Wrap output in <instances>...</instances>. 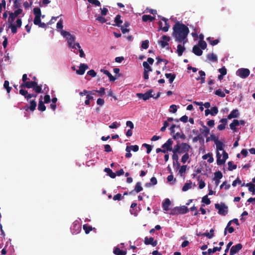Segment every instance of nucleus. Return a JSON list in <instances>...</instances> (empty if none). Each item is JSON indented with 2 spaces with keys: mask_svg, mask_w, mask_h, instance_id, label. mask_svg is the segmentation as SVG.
<instances>
[{
  "mask_svg": "<svg viewBox=\"0 0 255 255\" xmlns=\"http://www.w3.org/2000/svg\"><path fill=\"white\" fill-rule=\"evenodd\" d=\"M29 94L28 93L27 90L24 89H20L19 90V94L24 96L25 99H26L27 101L29 102L30 106L29 107H25L24 109L25 111H27L28 110H30L32 112L34 111L36 107L37 104L35 100H30L31 98H36L37 97V94Z\"/></svg>",
  "mask_w": 255,
  "mask_h": 255,
  "instance_id": "7ed1b4c3",
  "label": "nucleus"
},
{
  "mask_svg": "<svg viewBox=\"0 0 255 255\" xmlns=\"http://www.w3.org/2000/svg\"><path fill=\"white\" fill-rule=\"evenodd\" d=\"M211 115L212 116L216 115L218 113V109L216 106L213 107L211 109Z\"/></svg>",
  "mask_w": 255,
  "mask_h": 255,
  "instance_id": "864d4df0",
  "label": "nucleus"
},
{
  "mask_svg": "<svg viewBox=\"0 0 255 255\" xmlns=\"http://www.w3.org/2000/svg\"><path fill=\"white\" fill-rule=\"evenodd\" d=\"M239 112L238 110L234 109L228 116L227 120L237 118L239 116Z\"/></svg>",
  "mask_w": 255,
  "mask_h": 255,
  "instance_id": "6ab92c4d",
  "label": "nucleus"
},
{
  "mask_svg": "<svg viewBox=\"0 0 255 255\" xmlns=\"http://www.w3.org/2000/svg\"><path fill=\"white\" fill-rule=\"evenodd\" d=\"M192 184V183L191 181H189V182L186 183L182 187V191L185 192V191H187L189 189L191 188Z\"/></svg>",
  "mask_w": 255,
  "mask_h": 255,
  "instance_id": "4c0bfd02",
  "label": "nucleus"
},
{
  "mask_svg": "<svg viewBox=\"0 0 255 255\" xmlns=\"http://www.w3.org/2000/svg\"><path fill=\"white\" fill-rule=\"evenodd\" d=\"M144 243L146 245H151L153 247H155L157 245V241H154V238L152 237L148 238L145 237Z\"/></svg>",
  "mask_w": 255,
  "mask_h": 255,
  "instance_id": "4468645a",
  "label": "nucleus"
},
{
  "mask_svg": "<svg viewBox=\"0 0 255 255\" xmlns=\"http://www.w3.org/2000/svg\"><path fill=\"white\" fill-rule=\"evenodd\" d=\"M142 146L146 148V153L147 154H149L151 152L152 150V146L150 145L147 143H143Z\"/></svg>",
  "mask_w": 255,
  "mask_h": 255,
  "instance_id": "052dcab7",
  "label": "nucleus"
},
{
  "mask_svg": "<svg viewBox=\"0 0 255 255\" xmlns=\"http://www.w3.org/2000/svg\"><path fill=\"white\" fill-rule=\"evenodd\" d=\"M42 96H41L40 99H39L38 105V110L39 111L43 112V111H45L46 107L44 105V103L42 101Z\"/></svg>",
  "mask_w": 255,
  "mask_h": 255,
  "instance_id": "393cba45",
  "label": "nucleus"
},
{
  "mask_svg": "<svg viewBox=\"0 0 255 255\" xmlns=\"http://www.w3.org/2000/svg\"><path fill=\"white\" fill-rule=\"evenodd\" d=\"M173 153L172 155V159L174 161H176L178 168L180 167V163L178 162V156L177 153H179V148L178 146H174L173 151H172Z\"/></svg>",
  "mask_w": 255,
  "mask_h": 255,
  "instance_id": "f8f14e48",
  "label": "nucleus"
},
{
  "mask_svg": "<svg viewBox=\"0 0 255 255\" xmlns=\"http://www.w3.org/2000/svg\"><path fill=\"white\" fill-rule=\"evenodd\" d=\"M158 17L165 23V26L162 27V23L160 21L158 22V24L160 26V29H162L164 32H167L169 28V25L167 22L168 19L164 17L158 15Z\"/></svg>",
  "mask_w": 255,
  "mask_h": 255,
  "instance_id": "1a4fd4ad",
  "label": "nucleus"
},
{
  "mask_svg": "<svg viewBox=\"0 0 255 255\" xmlns=\"http://www.w3.org/2000/svg\"><path fill=\"white\" fill-rule=\"evenodd\" d=\"M243 248V246L241 244L239 243L235 246L232 247L230 250V254L231 255H234L239 252Z\"/></svg>",
  "mask_w": 255,
  "mask_h": 255,
  "instance_id": "ddd939ff",
  "label": "nucleus"
},
{
  "mask_svg": "<svg viewBox=\"0 0 255 255\" xmlns=\"http://www.w3.org/2000/svg\"><path fill=\"white\" fill-rule=\"evenodd\" d=\"M157 181L156 178L155 177H152L150 179V183H147L145 184V186L146 187H149L151 185H155L157 184Z\"/></svg>",
  "mask_w": 255,
  "mask_h": 255,
  "instance_id": "a19ab883",
  "label": "nucleus"
},
{
  "mask_svg": "<svg viewBox=\"0 0 255 255\" xmlns=\"http://www.w3.org/2000/svg\"><path fill=\"white\" fill-rule=\"evenodd\" d=\"M202 202L206 205H209L211 203L210 200L208 198L207 195L204 196L202 199Z\"/></svg>",
  "mask_w": 255,
  "mask_h": 255,
  "instance_id": "4d7b16f0",
  "label": "nucleus"
},
{
  "mask_svg": "<svg viewBox=\"0 0 255 255\" xmlns=\"http://www.w3.org/2000/svg\"><path fill=\"white\" fill-rule=\"evenodd\" d=\"M149 41L148 40H145L142 41L141 44V48L144 49H146L148 47Z\"/></svg>",
  "mask_w": 255,
  "mask_h": 255,
  "instance_id": "680f3d73",
  "label": "nucleus"
},
{
  "mask_svg": "<svg viewBox=\"0 0 255 255\" xmlns=\"http://www.w3.org/2000/svg\"><path fill=\"white\" fill-rule=\"evenodd\" d=\"M189 158V156L188 153H185L182 157L181 161L185 163Z\"/></svg>",
  "mask_w": 255,
  "mask_h": 255,
  "instance_id": "69168bd1",
  "label": "nucleus"
},
{
  "mask_svg": "<svg viewBox=\"0 0 255 255\" xmlns=\"http://www.w3.org/2000/svg\"><path fill=\"white\" fill-rule=\"evenodd\" d=\"M96 20L99 21V22H100L102 23H104L107 22L106 19L104 17H103L102 16H100V15L98 16L96 18Z\"/></svg>",
  "mask_w": 255,
  "mask_h": 255,
  "instance_id": "e2e57ef3",
  "label": "nucleus"
},
{
  "mask_svg": "<svg viewBox=\"0 0 255 255\" xmlns=\"http://www.w3.org/2000/svg\"><path fill=\"white\" fill-rule=\"evenodd\" d=\"M250 74V71L247 68H240L236 72L237 75L243 79L248 77Z\"/></svg>",
  "mask_w": 255,
  "mask_h": 255,
  "instance_id": "6e6552de",
  "label": "nucleus"
},
{
  "mask_svg": "<svg viewBox=\"0 0 255 255\" xmlns=\"http://www.w3.org/2000/svg\"><path fill=\"white\" fill-rule=\"evenodd\" d=\"M216 156H217V164L218 165H221L222 164H224L225 163L226 160L228 159V154L225 150H223V158L221 159V154L220 153V152L219 151H217Z\"/></svg>",
  "mask_w": 255,
  "mask_h": 255,
  "instance_id": "0eeeda50",
  "label": "nucleus"
},
{
  "mask_svg": "<svg viewBox=\"0 0 255 255\" xmlns=\"http://www.w3.org/2000/svg\"><path fill=\"white\" fill-rule=\"evenodd\" d=\"M29 79L27 78L26 74H24L22 75V80L23 83L20 85L21 88H28L30 89L32 88L33 90L36 93H42L43 91L42 89V85H38V83L36 81H27Z\"/></svg>",
  "mask_w": 255,
  "mask_h": 255,
  "instance_id": "f03ea898",
  "label": "nucleus"
},
{
  "mask_svg": "<svg viewBox=\"0 0 255 255\" xmlns=\"http://www.w3.org/2000/svg\"><path fill=\"white\" fill-rule=\"evenodd\" d=\"M179 214H184L189 212L188 208L186 206L179 207Z\"/></svg>",
  "mask_w": 255,
  "mask_h": 255,
  "instance_id": "e433bc0d",
  "label": "nucleus"
},
{
  "mask_svg": "<svg viewBox=\"0 0 255 255\" xmlns=\"http://www.w3.org/2000/svg\"><path fill=\"white\" fill-rule=\"evenodd\" d=\"M215 94L216 95H217V96H219V97H222V98H224V97H225V96H226V95H225V94L224 93V92H223V91H222V90H221V89H218V90H216V91H215Z\"/></svg>",
  "mask_w": 255,
  "mask_h": 255,
  "instance_id": "8fccbe9b",
  "label": "nucleus"
},
{
  "mask_svg": "<svg viewBox=\"0 0 255 255\" xmlns=\"http://www.w3.org/2000/svg\"><path fill=\"white\" fill-rule=\"evenodd\" d=\"M184 44H183V45L181 44H178L177 45V49L176 50V52L179 56H181L182 55L183 52L185 50V48L184 47Z\"/></svg>",
  "mask_w": 255,
  "mask_h": 255,
  "instance_id": "bb28decb",
  "label": "nucleus"
},
{
  "mask_svg": "<svg viewBox=\"0 0 255 255\" xmlns=\"http://www.w3.org/2000/svg\"><path fill=\"white\" fill-rule=\"evenodd\" d=\"M221 124L219 125L217 127V129L219 130H222L225 128V126L228 123V120L226 118H223L220 121Z\"/></svg>",
  "mask_w": 255,
  "mask_h": 255,
  "instance_id": "a211bd4d",
  "label": "nucleus"
},
{
  "mask_svg": "<svg viewBox=\"0 0 255 255\" xmlns=\"http://www.w3.org/2000/svg\"><path fill=\"white\" fill-rule=\"evenodd\" d=\"M199 74H200V77H198L196 78V80L199 81L201 80V83L202 84L204 83L205 82V76L206 74L204 71L202 70H200L199 71Z\"/></svg>",
  "mask_w": 255,
  "mask_h": 255,
  "instance_id": "412c9836",
  "label": "nucleus"
},
{
  "mask_svg": "<svg viewBox=\"0 0 255 255\" xmlns=\"http://www.w3.org/2000/svg\"><path fill=\"white\" fill-rule=\"evenodd\" d=\"M228 170L230 171H232L234 169H236L237 168V165L235 164H233L232 161H229L228 163Z\"/></svg>",
  "mask_w": 255,
  "mask_h": 255,
  "instance_id": "6e6d98bb",
  "label": "nucleus"
},
{
  "mask_svg": "<svg viewBox=\"0 0 255 255\" xmlns=\"http://www.w3.org/2000/svg\"><path fill=\"white\" fill-rule=\"evenodd\" d=\"M198 46H199V47H200L201 49L204 50L206 48L207 43L205 41L200 40L198 42Z\"/></svg>",
  "mask_w": 255,
  "mask_h": 255,
  "instance_id": "37998d69",
  "label": "nucleus"
},
{
  "mask_svg": "<svg viewBox=\"0 0 255 255\" xmlns=\"http://www.w3.org/2000/svg\"><path fill=\"white\" fill-rule=\"evenodd\" d=\"M104 171L112 178H115L116 177V174L112 171L109 168H105Z\"/></svg>",
  "mask_w": 255,
  "mask_h": 255,
  "instance_id": "473e14b6",
  "label": "nucleus"
},
{
  "mask_svg": "<svg viewBox=\"0 0 255 255\" xmlns=\"http://www.w3.org/2000/svg\"><path fill=\"white\" fill-rule=\"evenodd\" d=\"M214 175H215V177L214 178H215V179H220L223 177L222 173L219 171L215 172Z\"/></svg>",
  "mask_w": 255,
  "mask_h": 255,
  "instance_id": "338daca9",
  "label": "nucleus"
},
{
  "mask_svg": "<svg viewBox=\"0 0 255 255\" xmlns=\"http://www.w3.org/2000/svg\"><path fill=\"white\" fill-rule=\"evenodd\" d=\"M215 143L216 144V149L217 150V151H218L219 150H223V143L221 141L218 140Z\"/></svg>",
  "mask_w": 255,
  "mask_h": 255,
  "instance_id": "58836bf2",
  "label": "nucleus"
},
{
  "mask_svg": "<svg viewBox=\"0 0 255 255\" xmlns=\"http://www.w3.org/2000/svg\"><path fill=\"white\" fill-rule=\"evenodd\" d=\"M142 190L143 188L141 186V183L140 182H138L136 183L134 189L129 192V194L133 195L134 192L136 193H139Z\"/></svg>",
  "mask_w": 255,
  "mask_h": 255,
  "instance_id": "2eb2a0df",
  "label": "nucleus"
},
{
  "mask_svg": "<svg viewBox=\"0 0 255 255\" xmlns=\"http://www.w3.org/2000/svg\"><path fill=\"white\" fill-rule=\"evenodd\" d=\"M211 37H208V38H207V39L208 41H209L210 42V44L213 46L217 44L219 42V40L218 39L211 40Z\"/></svg>",
  "mask_w": 255,
  "mask_h": 255,
  "instance_id": "0e129e2a",
  "label": "nucleus"
},
{
  "mask_svg": "<svg viewBox=\"0 0 255 255\" xmlns=\"http://www.w3.org/2000/svg\"><path fill=\"white\" fill-rule=\"evenodd\" d=\"M187 167V166L186 165H183L180 167L179 170V174L180 175V176H182L183 174L186 172Z\"/></svg>",
  "mask_w": 255,
  "mask_h": 255,
  "instance_id": "a18cd8bd",
  "label": "nucleus"
},
{
  "mask_svg": "<svg viewBox=\"0 0 255 255\" xmlns=\"http://www.w3.org/2000/svg\"><path fill=\"white\" fill-rule=\"evenodd\" d=\"M192 52L197 56H201L203 53L202 49L198 45L193 46Z\"/></svg>",
  "mask_w": 255,
  "mask_h": 255,
  "instance_id": "4be33fe9",
  "label": "nucleus"
},
{
  "mask_svg": "<svg viewBox=\"0 0 255 255\" xmlns=\"http://www.w3.org/2000/svg\"><path fill=\"white\" fill-rule=\"evenodd\" d=\"M152 93H153V90L151 89L144 94L137 93L136 96L139 98L142 99L144 101H146L147 100L149 99L150 98H153L155 99H157L160 96V92H158L156 96H154V95H152Z\"/></svg>",
  "mask_w": 255,
  "mask_h": 255,
  "instance_id": "20e7f679",
  "label": "nucleus"
},
{
  "mask_svg": "<svg viewBox=\"0 0 255 255\" xmlns=\"http://www.w3.org/2000/svg\"><path fill=\"white\" fill-rule=\"evenodd\" d=\"M207 58L208 60L212 62H216L218 60L217 56L213 53L208 54L207 55Z\"/></svg>",
  "mask_w": 255,
  "mask_h": 255,
  "instance_id": "f704fd0d",
  "label": "nucleus"
},
{
  "mask_svg": "<svg viewBox=\"0 0 255 255\" xmlns=\"http://www.w3.org/2000/svg\"><path fill=\"white\" fill-rule=\"evenodd\" d=\"M101 72L106 75L109 77L110 81L114 82L116 80V78L114 77L109 71L102 69H101Z\"/></svg>",
  "mask_w": 255,
  "mask_h": 255,
  "instance_id": "aec40b11",
  "label": "nucleus"
},
{
  "mask_svg": "<svg viewBox=\"0 0 255 255\" xmlns=\"http://www.w3.org/2000/svg\"><path fill=\"white\" fill-rule=\"evenodd\" d=\"M155 19V17L152 16L150 15H143L142 16V20L144 22H146L147 21H152Z\"/></svg>",
  "mask_w": 255,
  "mask_h": 255,
  "instance_id": "72a5a7b5",
  "label": "nucleus"
},
{
  "mask_svg": "<svg viewBox=\"0 0 255 255\" xmlns=\"http://www.w3.org/2000/svg\"><path fill=\"white\" fill-rule=\"evenodd\" d=\"M246 187H248V190L252 193V195H255V184L252 183H248L246 184Z\"/></svg>",
  "mask_w": 255,
  "mask_h": 255,
  "instance_id": "c85d7f7f",
  "label": "nucleus"
},
{
  "mask_svg": "<svg viewBox=\"0 0 255 255\" xmlns=\"http://www.w3.org/2000/svg\"><path fill=\"white\" fill-rule=\"evenodd\" d=\"M124 198V196H122L121 194L118 193L113 197V200L115 201L116 200H121Z\"/></svg>",
  "mask_w": 255,
  "mask_h": 255,
  "instance_id": "774afa93",
  "label": "nucleus"
},
{
  "mask_svg": "<svg viewBox=\"0 0 255 255\" xmlns=\"http://www.w3.org/2000/svg\"><path fill=\"white\" fill-rule=\"evenodd\" d=\"M165 76L167 78L169 79V82L170 83H172L173 82L176 77L175 74L171 73H166Z\"/></svg>",
  "mask_w": 255,
  "mask_h": 255,
  "instance_id": "c9c22d12",
  "label": "nucleus"
},
{
  "mask_svg": "<svg viewBox=\"0 0 255 255\" xmlns=\"http://www.w3.org/2000/svg\"><path fill=\"white\" fill-rule=\"evenodd\" d=\"M33 13H34V14L35 15V16H41V10L38 7H36L34 8Z\"/></svg>",
  "mask_w": 255,
  "mask_h": 255,
  "instance_id": "de8ad7c7",
  "label": "nucleus"
},
{
  "mask_svg": "<svg viewBox=\"0 0 255 255\" xmlns=\"http://www.w3.org/2000/svg\"><path fill=\"white\" fill-rule=\"evenodd\" d=\"M171 204L170 200L166 198L164 201L162 203V208L164 211H167L169 210V207Z\"/></svg>",
  "mask_w": 255,
  "mask_h": 255,
  "instance_id": "5701e85b",
  "label": "nucleus"
},
{
  "mask_svg": "<svg viewBox=\"0 0 255 255\" xmlns=\"http://www.w3.org/2000/svg\"><path fill=\"white\" fill-rule=\"evenodd\" d=\"M204 129L200 128V130L201 132L203 134L204 136L207 137L210 133V129L208 128L204 125H202Z\"/></svg>",
  "mask_w": 255,
  "mask_h": 255,
  "instance_id": "7c9ffc66",
  "label": "nucleus"
},
{
  "mask_svg": "<svg viewBox=\"0 0 255 255\" xmlns=\"http://www.w3.org/2000/svg\"><path fill=\"white\" fill-rule=\"evenodd\" d=\"M156 59L157 60V61L156 62L157 64H158V63H159L161 62H164V64L165 65L168 63V61L167 60H166L165 59H162L158 56L156 58Z\"/></svg>",
  "mask_w": 255,
  "mask_h": 255,
  "instance_id": "13d9d810",
  "label": "nucleus"
},
{
  "mask_svg": "<svg viewBox=\"0 0 255 255\" xmlns=\"http://www.w3.org/2000/svg\"><path fill=\"white\" fill-rule=\"evenodd\" d=\"M75 36L71 34L67 37V42L69 46H72V44L75 43Z\"/></svg>",
  "mask_w": 255,
  "mask_h": 255,
  "instance_id": "c756f323",
  "label": "nucleus"
},
{
  "mask_svg": "<svg viewBox=\"0 0 255 255\" xmlns=\"http://www.w3.org/2000/svg\"><path fill=\"white\" fill-rule=\"evenodd\" d=\"M8 28H11V32L13 34H15L17 32V27L15 25V24H13V23H9Z\"/></svg>",
  "mask_w": 255,
  "mask_h": 255,
  "instance_id": "c03bdc74",
  "label": "nucleus"
},
{
  "mask_svg": "<svg viewBox=\"0 0 255 255\" xmlns=\"http://www.w3.org/2000/svg\"><path fill=\"white\" fill-rule=\"evenodd\" d=\"M70 229L72 234H77L81 231V227L78 222H74L72 224Z\"/></svg>",
  "mask_w": 255,
  "mask_h": 255,
  "instance_id": "9d476101",
  "label": "nucleus"
},
{
  "mask_svg": "<svg viewBox=\"0 0 255 255\" xmlns=\"http://www.w3.org/2000/svg\"><path fill=\"white\" fill-rule=\"evenodd\" d=\"M173 141L171 138H169L167 141L162 145V148H164L166 151H173L172 145Z\"/></svg>",
  "mask_w": 255,
  "mask_h": 255,
  "instance_id": "9b49d317",
  "label": "nucleus"
},
{
  "mask_svg": "<svg viewBox=\"0 0 255 255\" xmlns=\"http://www.w3.org/2000/svg\"><path fill=\"white\" fill-rule=\"evenodd\" d=\"M222 248L221 247H214L213 249H209L208 250V252L209 254L214 253L216 251H220Z\"/></svg>",
  "mask_w": 255,
  "mask_h": 255,
  "instance_id": "5fc2aeb1",
  "label": "nucleus"
},
{
  "mask_svg": "<svg viewBox=\"0 0 255 255\" xmlns=\"http://www.w3.org/2000/svg\"><path fill=\"white\" fill-rule=\"evenodd\" d=\"M239 126V120H234L233 122L230 125V128L234 132L237 131L236 127Z\"/></svg>",
  "mask_w": 255,
  "mask_h": 255,
  "instance_id": "cd10ccee",
  "label": "nucleus"
},
{
  "mask_svg": "<svg viewBox=\"0 0 255 255\" xmlns=\"http://www.w3.org/2000/svg\"><path fill=\"white\" fill-rule=\"evenodd\" d=\"M172 35L175 41L179 43L185 44L187 41V35L189 32L188 27L182 23L177 21L173 27Z\"/></svg>",
  "mask_w": 255,
  "mask_h": 255,
  "instance_id": "f257e3e1",
  "label": "nucleus"
},
{
  "mask_svg": "<svg viewBox=\"0 0 255 255\" xmlns=\"http://www.w3.org/2000/svg\"><path fill=\"white\" fill-rule=\"evenodd\" d=\"M202 158L203 159H208V162L209 163H212L214 161V158L212 157V154L211 153H208L207 154H206L202 156Z\"/></svg>",
  "mask_w": 255,
  "mask_h": 255,
  "instance_id": "2f4dec72",
  "label": "nucleus"
},
{
  "mask_svg": "<svg viewBox=\"0 0 255 255\" xmlns=\"http://www.w3.org/2000/svg\"><path fill=\"white\" fill-rule=\"evenodd\" d=\"M113 253L116 255H126L127 254L126 251L122 250L118 247L114 248Z\"/></svg>",
  "mask_w": 255,
  "mask_h": 255,
  "instance_id": "a878e982",
  "label": "nucleus"
},
{
  "mask_svg": "<svg viewBox=\"0 0 255 255\" xmlns=\"http://www.w3.org/2000/svg\"><path fill=\"white\" fill-rule=\"evenodd\" d=\"M121 15L120 14H118L116 16L114 21L115 24H114L113 25L116 26L117 27H120L122 26V24L123 22V21L121 19Z\"/></svg>",
  "mask_w": 255,
  "mask_h": 255,
  "instance_id": "f3484780",
  "label": "nucleus"
},
{
  "mask_svg": "<svg viewBox=\"0 0 255 255\" xmlns=\"http://www.w3.org/2000/svg\"><path fill=\"white\" fill-rule=\"evenodd\" d=\"M215 208L218 210V214L222 216H226L228 212V207L223 202L215 204Z\"/></svg>",
  "mask_w": 255,
  "mask_h": 255,
  "instance_id": "39448f33",
  "label": "nucleus"
},
{
  "mask_svg": "<svg viewBox=\"0 0 255 255\" xmlns=\"http://www.w3.org/2000/svg\"><path fill=\"white\" fill-rule=\"evenodd\" d=\"M200 177L199 176L197 177V180L199 181V188L201 189L205 187V183L202 180L200 179Z\"/></svg>",
  "mask_w": 255,
  "mask_h": 255,
  "instance_id": "603ef678",
  "label": "nucleus"
},
{
  "mask_svg": "<svg viewBox=\"0 0 255 255\" xmlns=\"http://www.w3.org/2000/svg\"><path fill=\"white\" fill-rule=\"evenodd\" d=\"M88 68V66L86 64L81 63L79 69L76 71V73L78 75H82L85 73L86 70Z\"/></svg>",
  "mask_w": 255,
  "mask_h": 255,
  "instance_id": "dca6fc26",
  "label": "nucleus"
},
{
  "mask_svg": "<svg viewBox=\"0 0 255 255\" xmlns=\"http://www.w3.org/2000/svg\"><path fill=\"white\" fill-rule=\"evenodd\" d=\"M218 140V138L213 134H211L210 135V136H209V137L207 136V138H206V142H207L210 141V140H213V141H214L215 142Z\"/></svg>",
  "mask_w": 255,
  "mask_h": 255,
  "instance_id": "3c124183",
  "label": "nucleus"
},
{
  "mask_svg": "<svg viewBox=\"0 0 255 255\" xmlns=\"http://www.w3.org/2000/svg\"><path fill=\"white\" fill-rule=\"evenodd\" d=\"M174 146H178L179 153H188L189 149L191 148L190 145L185 142L180 143L179 141H177V144Z\"/></svg>",
  "mask_w": 255,
  "mask_h": 255,
  "instance_id": "423d86ee",
  "label": "nucleus"
},
{
  "mask_svg": "<svg viewBox=\"0 0 255 255\" xmlns=\"http://www.w3.org/2000/svg\"><path fill=\"white\" fill-rule=\"evenodd\" d=\"M94 228H92V226H89L87 224H85L83 225V229L85 231V232L86 234H88L90 233V231H92Z\"/></svg>",
  "mask_w": 255,
  "mask_h": 255,
  "instance_id": "79ce46f5",
  "label": "nucleus"
},
{
  "mask_svg": "<svg viewBox=\"0 0 255 255\" xmlns=\"http://www.w3.org/2000/svg\"><path fill=\"white\" fill-rule=\"evenodd\" d=\"M143 66L144 67V71H146L149 73L152 70L151 67L149 65V64L146 61L143 62Z\"/></svg>",
  "mask_w": 255,
  "mask_h": 255,
  "instance_id": "ea45409f",
  "label": "nucleus"
},
{
  "mask_svg": "<svg viewBox=\"0 0 255 255\" xmlns=\"http://www.w3.org/2000/svg\"><path fill=\"white\" fill-rule=\"evenodd\" d=\"M170 214L174 215L179 214V207H176L171 210Z\"/></svg>",
  "mask_w": 255,
  "mask_h": 255,
  "instance_id": "bf43d9fd",
  "label": "nucleus"
},
{
  "mask_svg": "<svg viewBox=\"0 0 255 255\" xmlns=\"http://www.w3.org/2000/svg\"><path fill=\"white\" fill-rule=\"evenodd\" d=\"M9 83L8 81H4L3 87L6 90V91L8 93H9L11 90V87H9Z\"/></svg>",
  "mask_w": 255,
  "mask_h": 255,
  "instance_id": "09e8293b",
  "label": "nucleus"
},
{
  "mask_svg": "<svg viewBox=\"0 0 255 255\" xmlns=\"http://www.w3.org/2000/svg\"><path fill=\"white\" fill-rule=\"evenodd\" d=\"M9 16L8 18V23H13L14 22V19L18 17L17 15H16L14 12L12 11L8 12Z\"/></svg>",
  "mask_w": 255,
  "mask_h": 255,
  "instance_id": "b1692460",
  "label": "nucleus"
},
{
  "mask_svg": "<svg viewBox=\"0 0 255 255\" xmlns=\"http://www.w3.org/2000/svg\"><path fill=\"white\" fill-rule=\"evenodd\" d=\"M21 2L20 0H14L13 5V9L21 8Z\"/></svg>",
  "mask_w": 255,
  "mask_h": 255,
  "instance_id": "49530a36",
  "label": "nucleus"
}]
</instances>
